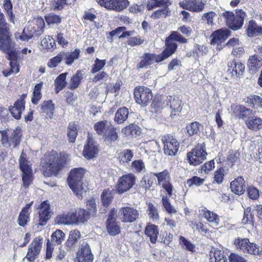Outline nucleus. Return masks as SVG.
Instances as JSON below:
<instances>
[{
  "label": "nucleus",
  "instance_id": "22",
  "mask_svg": "<svg viewBox=\"0 0 262 262\" xmlns=\"http://www.w3.org/2000/svg\"><path fill=\"white\" fill-rule=\"evenodd\" d=\"M56 223L59 224H76V220L74 212H68L58 215L55 220Z\"/></svg>",
  "mask_w": 262,
  "mask_h": 262
},
{
  "label": "nucleus",
  "instance_id": "10",
  "mask_svg": "<svg viewBox=\"0 0 262 262\" xmlns=\"http://www.w3.org/2000/svg\"><path fill=\"white\" fill-rule=\"evenodd\" d=\"M119 215L122 222L132 223L139 217V211L133 207L127 206L122 207L119 211Z\"/></svg>",
  "mask_w": 262,
  "mask_h": 262
},
{
  "label": "nucleus",
  "instance_id": "27",
  "mask_svg": "<svg viewBox=\"0 0 262 262\" xmlns=\"http://www.w3.org/2000/svg\"><path fill=\"white\" fill-rule=\"evenodd\" d=\"M123 133L128 138H132L140 136L141 134V128L138 125L131 124L122 129Z\"/></svg>",
  "mask_w": 262,
  "mask_h": 262
},
{
  "label": "nucleus",
  "instance_id": "9",
  "mask_svg": "<svg viewBox=\"0 0 262 262\" xmlns=\"http://www.w3.org/2000/svg\"><path fill=\"white\" fill-rule=\"evenodd\" d=\"M42 239L40 237L34 238L28 246V252L25 258L29 262H34L38 256L42 248Z\"/></svg>",
  "mask_w": 262,
  "mask_h": 262
},
{
  "label": "nucleus",
  "instance_id": "34",
  "mask_svg": "<svg viewBox=\"0 0 262 262\" xmlns=\"http://www.w3.org/2000/svg\"><path fill=\"white\" fill-rule=\"evenodd\" d=\"M55 106L52 100L44 101L40 105V112L52 118L54 113Z\"/></svg>",
  "mask_w": 262,
  "mask_h": 262
},
{
  "label": "nucleus",
  "instance_id": "53",
  "mask_svg": "<svg viewBox=\"0 0 262 262\" xmlns=\"http://www.w3.org/2000/svg\"><path fill=\"white\" fill-rule=\"evenodd\" d=\"M42 86V83H38L35 85L34 89L33 96L32 97V102L34 104H37L41 98V89Z\"/></svg>",
  "mask_w": 262,
  "mask_h": 262
},
{
  "label": "nucleus",
  "instance_id": "15",
  "mask_svg": "<svg viewBox=\"0 0 262 262\" xmlns=\"http://www.w3.org/2000/svg\"><path fill=\"white\" fill-rule=\"evenodd\" d=\"M2 136V144L6 147H15L20 143L21 135L18 132L14 131L10 136L3 132Z\"/></svg>",
  "mask_w": 262,
  "mask_h": 262
},
{
  "label": "nucleus",
  "instance_id": "46",
  "mask_svg": "<svg viewBox=\"0 0 262 262\" xmlns=\"http://www.w3.org/2000/svg\"><path fill=\"white\" fill-rule=\"evenodd\" d=\"M141 61L138 64V68L142 69L147 67L151 64L155 59V57L152 54L145 53L141 57Z\"/></svg>",
  "mask_w": 262,
  "mask_h": 262
},
{
  "label": "nucleus",
  "instance_id": "60",
  "mask_svg": "<svg viewBox=\"0 0 262 262\" xmlns=\"http://www.w3.org/2000/svg\"><path fill=\"white\" fill-rule=\"evenodd\" d=\"M162 205L163 206L165 210L169 214H174L177 212V210L170 203L169 199L167 198V196H163L162 199Z\"/></svg>",
  "mask_w": 262,
  "mask_h": 262
},
{
  "label": "nucleus",
  "instance_id": "59",
  "mask_svg": "<svg viewBox=\"0 0 262 262\" xmlns=\"http://www.w3.org/2000/svg\"><path fill=\"white\" fill-rule=\"evenodd\" d=\"M132 168L134 172H141L145 171V167L144 162L141 160H137L132 163Z\"/></svg>",
  "mask_w": 262,
  "mask_h": 262
},
{
  "label": "nucleus",
  "instance_id": "55",
  "mask_svg": "<svg viewBox=\"0 0 262 262\" xmlns=\"http://www.w3.org/2000/svg\"><path fill=\"white\" fill-rule=\"evenodd\" d=\"M61 52L58 53L56 56L50 58L48 63L47 66L50 68H55L63 60Z\"/></svg>",
  "mask_w": 262,
  "mask_h": 262
},
{
  "label": "nucleus",
  "instance_id": "30",
  "mask_svg": "<svg viewBox=\"0 0 262 262\" xmlns=\"http://www.w3.org/2000/svg\"><path fill=\"white\" fill-rule=\"evenodd\" d=\"M106 229L108 234L112 236H115L120 232V226L111 214L108 216L106 222Z\"/></svg>",
  "mask_w": 262,
  "mask_h": 262
},
{
  "label": "nucleus",
  "instance_id": "1",
  "mask_svg": "<svg viewBox=\"0 0 262 262\" xmlns=\"http://www.w3.org/2000/svg\"><path fill=\"white\" fill-rule=\"evenodd\" d=\"M46 160L42 163V170L45 177L56 175L61 170L63 164L69 159V155L63 154L59 155L54 151H51L45 155Z\"/></svg>",
  "mask_w": 262,
  "mask_h": 262
},
{
  "label": "nucleus",
  "instance_id": "18",
  "mask_svg": "<svg viewBox=\"0 0 262 262\" xmlns=\"http://www.w3.org/2000/svg\"><path fill=\"white\" fill-rule=\"evenodd\" d=\"M229 36V32L226 29H219L214 31L210 36L211 45H220Z\"/></svg>",
  "mask_w": 262,
  "mask_h": 262
},
{
  "label": "nucleus",
  "instance_id": "52",
  "mask_svg": "<svg viewBox=\"0 0 262 262\" xmlns=\"http://www.w3.org/2000/svg\"><path fill=\"white\" fill-rule=\"evenodd\" d=\"M89 256H93L91 253V250L89 245L86 243H84L81 245L80 250H79L77 254L75 259H80L81 257L84 256L87 257Z\"/></svg>",
  "mask_w": 262,
  "mask_h": 262
},
{
  "label": "nucleus",
  "instance_id": "63",
  "mask_svg": "<svg viewBox=\"0 0 262 262\" xmlns=\"http://www.w3.org/2000/svg\"><path fill=\"white\" fill-rule=\"evenodd\" d=\"M45 19L48 25L59 24L61 22V18L58 15L50 13L45 16Z\"/></svg>",
  "mask_w": 262,
  "mask_h": 262
},
{
  "label": "nucleus",
  "instance_id": "23",
  "mask_svg": "<svg viewBox=\"0 0 262 262\" xmlns=\"http://www.w3.org/2000/svg\"><path fill=\"white\" fill-rule=\"evenodd\" d=\"M33 202L26 205L21 209L18 217V224L19 226L24 227L30 220V208Z\"/></svg>",
  "mask_w": 262,
  "mask_h": 262
},
{
  "label": "nucleus",
  "instance_id": "54",
  "mask_svg": "<svg viewBox=\"0 0 262 262\" xmlns=\"http://www.w3.org/2000/svg\"><path fill=\"white\" fill-rule=\"evenodd\" d=\"M171 11L169 8H162L158 9L153 12L151 15L150 17L153 19H159L161 17H166L169 15Z\"/></svg>",
  "mask_w": 262,
  "mask_h": 262
},
{
  "label": "nucleus",
  "instance_id": "37",
  "mask_svg": "<svg viewBox=\"0 0 262 262\" xmlns=\"http://www.w3.org/2000/svg\"><path fill=\"white\" fill-rule=\"evenodd\" d=\"M81 237L80 232L77 230H72L67 241L66 243V246L68 249L70 250L74 246Z\"/></svg>",
  "mask_w": 262,
  "mask_h": 262
},
{
  "label": "nucleus",
  "instance_id": "35",
  "mask_svg": "<svg viewBox=\"0 0 262 262\" xmlns=\"http://www.w3.org/2000/svg\"><path fill=\"white\" fill-rule=\"evenodd\" d=\"M111 126L107 121H100L94 124V129L99 136L103 137Z\"/></svg>",
  "mask_w": 262,
  "mask_h": 262
},
{
  "label": "nucleus",
  "instance_id": "11",
  "mask_svg": "<svg viewBox=\"0 0 262 262\" xmlns=\"http://www.w3.org/2000/svg\"><path fill=\"white\" fill-rule=\"evenodd\" d=\"M158 179V185L161 186L167 191L168 194L171 196L173 190V186L170 183L171 177L167 170L158 172L153 173Z\"/></svg>",
  "mask_w": 262,
  "mask_h": 262
},
{
  "label": "nucleus",
  "instance_id": "58",
  "mask_svg": "<svg viewBox=\"0 0 262 262\" xmlns=\"http://www.w3.org/2000/svg\"><path fill=\"white\" fill-rule=\"evenodd\" d=\"M120 161L127 163L131 161L133 157V153L130 149H124L119 154Z\"/></svg>",
  "mask_w": 262,
  "mask_h": 262
},
{
  "label": "nucleus",
  "instance_id": "31",
  "mask_svg": "<svg viewBox=\"0 0 262 262\" xmlns=\"http://www.w3.org/2000/svg\"><path fill=\"white\" fill-rule=\"evenodd\" d=\"M129 115L128 109L126 107H120L115 113L114 121L118 124L123 123L128 118Z\"/></svg>",
  "mask_w": 262,
  "mask_h": 262
},
{
  "label": "nucleus",
  "instance_id": "40",
  "mask_svg": "<svg viewBox=\"0 0 262 262\" xmlns=\"http://www.w3.org/2000/svg\"><path fill=\"white\" fill-rule=\"evenodd\" d=\"M210 262H227V259L223 251L215 249L210 253Z\"/></svg>",
  "mask_w": 262,
  "mask_h": 262
},
{
  "label": "nucleus",
  "instance_id": "17",
  "mask_svg": "<svg viewBox=\"0 0 262 262\" xmlns=\"http://www.w3.org/2000/svg\"><path fill=\"white\" fill-rule=\"evenodd\" d=\"M180 6L184 9L194 12H200L203 10L205 3L202 0H192L185 3L181 2Z\"/></svg>",
  "mask_w": 262,
  "mask_h": 262
},
{
  "label": "nucleus",
  "instance_id": "21",
  "mask_svg": "<svg viewBox=\"0 0 262 262\" xmlns=\"http://www.w3.org/2000/svg\"><path fill=\"white\" fill-rule=\"evenodd\" d=\"M228 72H229L232 76H240L243 74L245 70V66L242 63L237 61L235 60L228 63Z\"/></svg>",
  "mask_w": 262,
  "mask_h": 262
},
{
  "label": "nucleus",
  "instance_id": "51",
  "mask_svg": "<svg viewBox=\"0 0 262 262\" xmlns=\"http://www.w3.org/2000/svg\"><path fill=\"white\" fill-rule=\"evenodd\" d=\"M65 238V234L60 230H56L51 236V243L54 245H60Z\"/></svg>",
  "mask_w": 262,
  "mask_h": 262
},
{
  "label": "nucleus",
  "instance_id": "29",
  "mask_svg": "<svg viewBox=\"0 0 262 262\" xmlns=\"http://www.w3.org/2000/svg\"><path fill=\"white\" fill-rule=\"evenodd\" d=\"M247 66L250 71L255 73L262 66V58L257 54L250 56Z\"/></svg>",
  "mask_w": 262,
  "mask_h": 262
},
{
  "label": "nucleus",
  "instance_id": "24",
  "mask_svg": "<svg viewBox=\"0 0 262 262\" xmlns=\"http://www.w3.org/2000/svg\"><path fill=\"white\" fill-rule=\"evenodd\" d=\"M25 100L19 98L15 102L14 105L9 108L11 115L16 119L20 118L21 113L25 110Z\"/></svg>",
  "mask_w": 262,
  "mask_h": 262
},
{
  "label": "nucleus",
  "instance_id": "12",
  "mask_svg": "<svg viewBox=\"0 0 262 262\" xmlns=\"http://www.w3.org/2000/svg\"><path fill=\"white\" fill-rule=\"evenodd\" d=\"M99 152L97 142L93 138L92 135L88 134L86 143L83 150V156L86 159H91L96 157Z\"/></svg>",
  "mask_w": 262,
  "mask_h": 262
},
{
  "label": "nucleus",
  "instance_id": "14",
  "mask_svg": "<svg viewBox=\"0 0 262 262\" xmlns=\"http://www.w3.org/2000/svg\"><path fill=\"white\" fill-rule=\"evenodd\" d=\"M165 101L167 106H169L171 112L170 117L172 118L180 113L182 110V102L178 96H169L166 97Z\"/></svg>",
  "mask_w": 262,
  "mask_h": 262
},
{
  "label": "nucleus",
  "instance_id": "32",
  "mask_svg": "<svg viewBox=\"0 0 262 262\" xmlns=\"http://www.w3.org/2000/svg\"><path fill=\"white\" fill-rule=\"evenodd\" d=\"M144 233L149 237L151 243H156L159 234L158 228L157 226L148 224L145 228Z\"/></svg>",
  "mask_w": 262,
  "mask_h": 262
},
{
  "label": "nucleus",
  "instance_id": "39",
  "mask_svg": "<svg viewBox=\"0 0 262 262\" xmlns=\"http://www.w3.org/2000/svg\"><path fill=\"white\" fill-rule=\"evenodd\" d=\"M247 127L253 130H257L262 128V119L259 117L249 118L246 121Z\"/></svg>",
  "mask_w": 262,
  "mask_h": 262
},
{
  "label": "nucleus",
  "instance_id": "42",
  "mask_svg": "<svg viewBox=\"0 0 262 262\" xmlns=\"http://www.w3.org/2000/svg\"><path fill=\"white\" fill-rule=\"evenodd\" d=\"M262 32V27L258 25L255 21L251 20L249 23L247 29V34L249 36L258 35Z\"/></svg>",
  "mask_w": 262,
  "mask_h": 262
},
{
  "label": "nucleus",
  "instance_id": "57",
  "mask_svg": "<svg viewBox=\"0 0 262 262\" xmlns=\"http://www.w3.org/2000/svg\"><path fill=\"white\" fill-rule=\"evenodd\" d=\"M254 215L251 212V207H247L245 209L244 212V216L242 222L243 224H251L253 222Z\"/></svg>",
  "mask_w": 262,
  "mask_h": 262
},
{
  "label": "nucleus",
  "instance_id": "13",
  "mask_svg": "<svg viewBox=\"0 0 262 262\" xmlns=\"http://www.w3.org/2000/svg\"><path fill=\"white\" fill-rule=\"evenodd\" d=\"M98 3L108 10L120 12L129 5L128 0H98Z\"/></svg>",
  "mask_w": 262,
  "mask_h": 262
},
{
  "label": "nucleus",
  "instance_id": "33",
  "mask_svg": "<svg viewBox=\"0 0 262 262\" xmlns=\"http://www.w3.org/2000/svg\"><path fill=\"white\" fill-rule=\"evenodd\" d=\"M171 3L170 0H148L146 8L148 10L156 7H163V8H169V6Z\"/></svg>",
  "mask_w": 262,
  "mask_h": 262
},
{
  "label": "nucleus",
  "instance_id": "3",
  "mask_svg": "<svg viewBox=\"0 0 262 262\" xmlns=\"http://www.w3.org/2000/svg\"><path fill=\"white\" fill-rule=\"evenodd\" d=\"M85 172L82 168H74L71 171L67 179L69 187L79 198H82L84 192L82 179Z\"/></svg>",
  "mask_w": 262,
  "mask_h": 262
},
{
  "label": "nucleus",
  "instance_id": "5",
  "mask_svg": "<svg viewBox=\"0 0 262 262\" xmlns=\"http://www.w3.org/2000/svg\"><path fill=\"white\" fill-rule=\"evenodd\" d=\"M246 16L245 12L241 9L236 10L235 16L232 12L226 11L223 13V16L226 19L227 25L234 30L241 28Z\"/></svg>",
  "mask_w": 262,
  "mask_h": 262
},
{
  "label": "nucleus",
  "instance_id": "41",
  "mask_svg": "<svg viewBox=\"0 0 262 262\" xmlns=\"http://www.w3.org/2000/svg\"><path fill=\"white\" fill-rule=\"evenodd\" d=\"M84 73L82 71H78L71 78L69 84V88L71 90H75L78 87L81 81L83 78Z\"/></svg>",
  "mask_w": 262,
  "mask_h": 262
},
{
  "label": "nucleus",
  "instance_id": "47",
  "mask_svg": "<svg viewBox=\"0 0 262 262\" xmlns=\"http://www.w3.org/2000/svg\"><path fill=\"white\" fill-rule=\"evenodd\" d=\"M166 97H157L155 98L151 103L152 108L155 109V112L160 111L163 108L167 106L165 101Z\"/></svg>",
  "mask_w": 262,
  "mask_h": 262
},
{
  "label": "nucleus",
  "instance_id": "43",
  "mask_svg": "<svg viewBox=\"0 0 262 262\" xmlns=\"http://www.w3.org/2000/svg\"><path fill=\"white\" fill-rule=\"evenodd\" d=\"M249 242V239L247 238L238 237L234 241V245L235 247L241 251L245 253V252H248L247 246Z\"/></svg>",
  "mask_w": 262,
  "mask_h": 262
},
{
  "label": "nucleus",
  "instance_id": "64",
  "mask_svg": "<svg viewBox=\"0 0 262 262\" xmlns=\"http://www.w3.org/2000/svg\"><path fill=\"white\" fill-rule=\"evenodd\" d=\"M180 244H183L185 249L190 252H194L195 249L194 245L189 241L187 240L185 237L180 236L179 237Z\"/></svg>",
  "mask_w": 262,
  "mask_h": 262
},
{
  "label": "nucleus",
  "instance_id": "7",
  "mask_svg": "<svg viewBox=\"0 0 262 262\" xmlns=\"http://www.w3.org/2000/svg\"><path fill=\"white\" fill-rule=\"evenodd\" d=\"M164 152L168 156H175L177 153L180 144L173 136L167 135L162 137Z\"/></svg>",
  "mask_w": 262,
  "mask_h": 262
},
{
  "label": "nucleus",
  "instance_id": "2",
  "mask_svg": "<svg viewBox=\"0 0 262 262\" xmlns=\"http://www.w3.org/2000/svg\"><path fill=\"white\" fill-rule=\"evenodd\" d=\"M173 40L183 43L188 42V40L182 36L178 31H172L166 38V48L160 55L157 56V58L156 59L157 61L159 62L164 60L174 53L177 49L178 45Z\"/></svg>",
  "mask_w": 262,
  "mask_h": 262
},
{
  "label": "nucleus",
  "instance_id": "50",
  "mask_svg": "<svg viewBox=\"0 0 262 262\" xmlns=\"http://www.w3.org/2000/svg\"><path fill=\"white\" fill-rule=\"evenodd\" d=\"M201 124L198 122H193L186 126L187 134L189 136L199 135Z\"/></svg>",
  "mask_w": 262,
  "mask_h": 262
},
{
  "label": "nucleus",
  "instance_id": "8",
  "mask_svg": "<svg viewBox=\"0 0 262 262\" xmlns=\"http://www.w3.org/2000/svg\"><path fill=\"white\" fill-rule=\"evenodd\" d=\"M136 178L133 173H128L120 177L117 182V190L118 193H123L129 190L135 184Z\"/></svg>",
  "mask_w": 262,
  "mask_h": 262
},
{
  "label": "nucleus",
  "instance_id": "6",
  "mask_svg": "<svg viewBox=\"0 0 262 262\" xmlns=\"http://www.w3.org/2000/svg\"><path fill=\"white\" fill-rule=\"evenodd\" d=\"M134 94L136 102L143 106L147 105L152 98L151 90L144 86L136 87Z\"/></svg>",
  "mask_w": 262,
  "mask_h": 262
},
{
  "label": "nucleus",
  "instance_id": "25",
  "mask_svg": "<svg viewBox=\"0 0 262 262\" xmlns=\"http://www.w3.org/2000/svg\"><path fill=\"white\" fill-rule=\"evenodd\" d=\"M64 61V63L68 66H71L74 61L80 57L81 51L79 49H76L70 52H61Z\"/></svg>",
  "mask_w": 262,
  "mask_h": 262
},
{
  "label": "nucleus",
  "instance_id": "62",
  "mask_svg": "<svg viewBox=\"0 0 262 262\" xmlns=\"http://www.w3.org/2000/svg\"><path fill=\"white\" fill-rule=\"evenodd\" d=\"M153 183V180L151 178H148L144 176L140 183V187L144 189V191H146L147 189H149L152 186Z\"/></svg>",
  "mask_w": 262,
  "mask_h": 262
},
{
  "label": "nucleus",
  "instance_id": "38",
  "mask_svg": "<svg viewBox=\"0 0 262 262\" xmlns=\"http://www.w3.org/2000/svg\"><path fill=\"white\" fill-rule=\"evenodd\" d=\"M19 167L22 171V173L32 172V170L31 167V164L30 162L26 159V155L23 152V151H22L21 154L19 157Z\"/></svg>",
  "mask_w": 262,
  "mask_h": 262
},
{
  "label": "nucleus",
  "instance_id": "4",
  "mask_svg": "<svg viewBox=\"0 0 262 262\" xmlns=\"http://www.w3.org/2000/svg\"><path fill=\"white\" fill-rule=\"evenodd\" d=\"M207 153L204 143L198 144L187 154V160L190 165L197 166L206 159Z\"/></svg>",
  "mask_w": 262,
  "mask_h": 262
},
{
  "label": "nucleus",
  "instance_id": "48",
  "mask_svg": "<svg viewBox=\"0 0 262 262\" xmlns=\"http://www.w3.org/2000/svg\"><path fill=\"white\" fill-rule=\"evenodd\" d=\"M78 135L77 125L73 122L69 123L68 126L67 135L69 138V141L71 143H74Z\"/></svg>",
  "mask_w": 262,
  "mask_h": 262
},
{
  "label": "nucleus",
  "instance_id": "61",
  "mask_svg": "<svg viewBox=\"0 0 262 262\" xmlns=\"http://www.w3.org/2000/svg\"><path fill=\"white\" fill-rule=\"evenodd\" d=\"M106 64V60H100L97 58L95 60L94 64L93 65L91 73H96L100 71Z\"/></svg>",
  "mask_w": 262,
  "mask_h": 262
},
{
  "label": "nucleus",
  "instance_id": "16",
  "mask_svg": "<svg viewBox=\"0 0 262 262\" xmlns=\"http://www.w3.org/2000/svg\"><path fill=\"white\" fill-rule=\"evenodd\" d=\"M39 222L38 224L40 226H45L51 217L52 212L50 209V205L47 201H45L41 203L39 207Z\"/></svg>",
  "mask_w": 262,
  "mask_h": 262
},
{
  "label": "nucleus",
  "instance_id": "56",
  "mask_svg": "<svg viewBox=\"0 0 262 262\" xmlns=\"http://www.w3.org/2000/svg\"><path fill=\"white\" fill-rule=\"evenodd\" d=\"M101 202L103 205L107 207L113 199V194L109 189H105L102 192L101 195Z\"/></svg>",
  "mask_w": 262,
  "mask_h": 262
},
{
  "label": "nucleus",
  "instance_id": "28",
  "mask_svg": "<svg viewBox=\"0 0 262 262\" xmlns=\"http://www.w3.org/2000/svg\"><path fill=\"white\" fill-rule=\"evenodd\" d=\"M146 212L150 220L158 223L160 219V215L158 207L150 202H146Z\"/></svg>",
  "mask_w": 262,
  "mask_h": 262
},
{
  "label": "nucleus",
  "instance_id": "49",
  "mask_svg": "<svg viewBox=\"0 0 262 262\" xmlns=\"http://www.w3.org/2000/svg\"><path fill=\"white\" fill-rule=\"evenodd\" d=\"M67 73H64L60 74L55 80V85L56 87V93H58L62 90L66 85V78Z\"/></svg>",
  "mask_w": 262,
  "mask_h": 262
},
{
  "label": "nucleus",
  "instance_id": "44",
  "mask_svg": "<svg viewBox=\"0 0 262 262\" xmlns=\"http://www.w3.org/2000/svg\"><path fill=\"white\" fill-rule=\"evenodd\" d=\"M40 45L43 49L50 52L53 51L56 47L55 40L50 36L42 39Z\"/></svg>",
  "mask_w": 262,
  "mask_h": 262
},
{
  "label": "nucleus",
  "instance_id": "36",
  "mask_svg": "<svg viewBox=\"0 0 262 262\" xmlns=\"http://www.w3.org/2000/svg\"><path fill=\"white\" fill-rule=\"evenodd\" d=\"M76 224L85 223L90 218V214L86 210L78 208L74 211Z\"/></svg>",
  "mask_w": 262,
  "mask_h": 262
},
{
  "label": "nucleus",
  "instance_id": "26",
  "mask_svg": "<svg viewBox=\"0 0 262 262\" xmlns=\"http://www.w3.org/2000/svg\"><path fill=\"white\" fill-rule=\"evenodd\" d=\"M245 182L242 177H238L230 183L231 191L234 193L241 195L245 190Z\"/></svg>",
  "mask_w": 262,
  "mask_h": 262
},
{
  "label": "nucleus",
  "instance_id": "45",
  "mask_svg": "<svg viewBox=\"0 0 262 262\" xmlns=\"http://www.w3.org/2000/svg\"><path fill=\"white\" fill-rule=\"evenodd\" d=\"M102 137L106 144L115 142L118 139V134L116 132V128L111 126L109 129L107 130L105 135H104Z\"/></svg>",
  "mask_w": 262,
  "mask_h": 262
},
{
  "label": "nucleus",
  "instance_id": "19",
  "mask_svg": "<svg viewBox=\"0 0 262 262\" xmlns=\"http://www.w3.org/2000/svg\"><path fill=\"white\" fill-rule=\"evenodd\" d=\"M200 215L205 219L208 222L212 224V226L217 227L219 225L220 219L219 215L213 211H211L206 208H203L199 210Z\"/></svg>",
  "mask_w": 262,
  "mask_h": 262
},
{
  "label": "nucleus",
  "instance_id": "20",
  "mask_svg": "<svg viewBox=\"0 0 262 262\" xmlns=\"http://www.w3.org/2000/svg\"><path fill=\"white\" fill-rule=\"evenodd\" d=\"M231 108L236 116L243 119L250 118L252 113L251 109L241 105L232 104L231 106Z\"/></svg>",
  "mask_w": 262,
  "mask_h": 262
}]
</instances>
